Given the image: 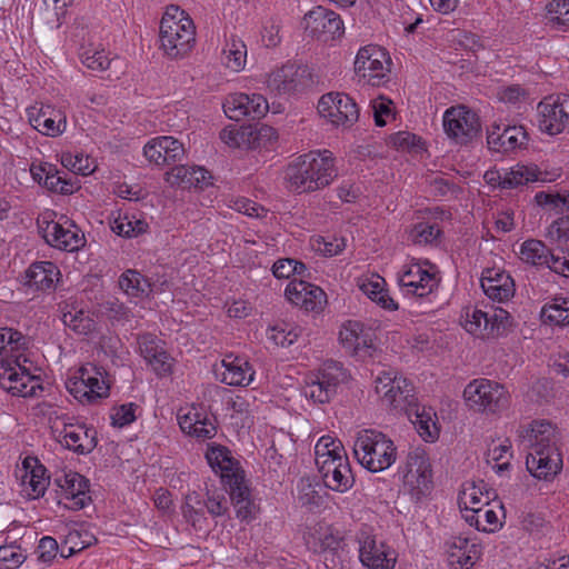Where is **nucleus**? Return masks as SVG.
<instances>
[{
    "instance_id": "1",
    "label": "nucleus",
    "mask_w": 569,
    "mask_h": 569,
    "mask_svg": "<svg viewBox=\"0 0 569 569\" xmlns=\"http://www.w3.org/2000/svg\"><path fill=\"white\" fill-rule=\"evenodd\" d=\"M376 392L382 402L397 413H405L426 441L438 438L439 430L433 420L432 408L420 407L410 380L395 370L381 371L375 380Z\"/></svg>"
},
{
    "instance_id": "2",
    "label": "nucleus",
    "mask_w": 569,
    "mask_h": 569,
    "mask_svg": "<svg viewBox=\"0 0 569 569\" xmlns=\"http://www.w3.org/2000/svg\"><path fill=\"white\" fill-rule=\"evenodd\" d=\"M518 437L526 448H530L526 467L535 478L549 481L561 471L559 433L555 426L543 420L532 421L518 430Z\"/></svg>"
},
{
    "instance_id": "3",
    "label": "nucleus",
    "mask_w": 569,
    "mask_h": 569,
    "mask_svg": "<svg viewBox=\"0 0 569 569\" xmlns=\"http://www.w3.org/2000/svg\"><path fill=\"white\" fill-rule=\"evenodd\" d=\"M24 345L21 332L0 328V386L13 396L32 397L42 390L38 376L30 373L17 355Z\"/></svg>"
},
{
    "instance_id": "4",
    "label": "nucleus",
    "mask_w": 569,
    "mask_h": 569,
    "mask_svg": "<svg viewBox=\"0 0 569 569\" xmlns=\"http://www.w3.org/2000/svg\"><path fill=\"white\" fill-rule=\"evenodd\" d=\"M338 176L335 158L329 150L310 151L298 157L284 172L289 188L298 193L328 187Z\"/></svg>"
},
{
    "instance_id": "5",
    "label": "nucleus",
    "mask_w": 569,
    "mask_h": 569,
    "mask_svg": "<svg viewBox=\"0 0 569 569\" xmlns=\"http://www.w3.org/2000/svg\"><path fill=\"white\" fill-rule=\"evenodd\" d=\"M353 453L358 462L370 472L388 469L397 460V447L385 433L366 429L358 433Z\"/></svg>"
},
{
    "instance_id": "6",
    "label": "nucleus",
    "mask_w": 569,
    "mask_h": 569,
    "mask_svg": "<svg viewBox=\"0 0 569 569\" xmlns=\"http://www.w3.org/2000/svg\"><path fill=\"white\" fill-rule=\"evenodd\" d=\"M184 11L171 6L160 21V41L166 54L173 59L184 57L196 42L193 21Z\"/></svg>"
},
{
    "instance_id": "7",
    "label": "nucleus",
    "mask_w": 569,
    "mask_h": 569,
    "mask_svg": "<svg viewBox=\"0 0 569 569\" xmlns=\"http://www.w3.org/2000/svg\"><path fill=\"white\" fill-rule=\"evenodd\" d=\"M405 489L410 496L420 500L432 489V470L429 457L425 449L417 447L408 451L402 465L399 467Z\"/></svg>"
},
{
    "instance_id": "8",
    "label": "nucleus",
    "mask_w": 569,
    "mask_h": 569,
    "mask_svg": "<svg viewBox=\"0 0 569 569\" xmlns=\"http://www.w3.org/2000/svg\"><path fill=\"white\" fill-rule=\"evenodd\" d=\"M463 397L471 409L490 413L506 409L510 398L503 386L485 378L469 382Z\"/></svg>"
},
{
    "instance_id": "9",
    "label": "nucleus",
    "mask_w": 569,
    "mask_h": 569,
    "mask_svg": "<svg viewBox=\"0 0 569 569\" xmlns=\"http://www.w3.org/2000/svg\"><path fill=\"white\" fill-rule=\"evenodd\" d=\"M446 134L457 144L467 146L481 133L479 116L466 106H456L443 114Z\"/></svg>"
},
{
    "instance_id": "10",
    "label": "nucleus",
    "mask_w": 569,
    "mask_h": 569,
    "mask_svg": "<svg viewBox=\"0 0 569 569\" xmlns=\"http://www.w3.org/2000/svg\"><path fill=\"white\" fill-rule=\"evenodd\" d=\"M69 392L81 403H94L109 396L110 387L94 367H81L66 382Z\"/></svg>"
},
{
    "instance_id": "11",
    "label": "nucleus",
    "mask_w": 569,
    "mask_h": 569,
    "mask_svg": "<svg viewBox=\"0 0 569 569\" xmlns=\"http://www.w3.org/2000/svg\"><path fill=\"white\" fill-rule=\"evenodd\" d=\"M390 59L387 52L376 46H367L361 48L355 60V72L360 78L367 80L371 86H380L387 76Z\"/></svg>"
},
{
    "instance_id": "12",
    "label": "nucleus",
    "mask_w": 569,
    "mask_h": 569,
    "mask_svg": "<svg viewBox=\"0 0 569 569\" xmlns=\"http://www.w3.org/2000/svg\"><path fill=\"white\" fill-rule=\"evenodd\" d=\"M303 26L306 31L315 37L322 38L323 41L340 37L345 31L340 16L321 6L305 14Z\"/></svg>"
},
{
    "instance_id": "13",
    "label": "nucleus",
    "mask_w": 569,
    "mask_h": 569,
    "mask_svg": "<svg viewBox=\"0 0 569 569\" xmlns=\"http://www.w3.org/2000/svg\"><path fill=\"white\" fill-rule=\"evenodd\" d=\"M177 418L181 430L199 440L211 439L217 433L214 418L202 406L180 409Z\"/></svg>"
},
{
    "instance_id": "14",
    "label": "nucleus",
    "mask_w": 569,
    "mask_h": 569,
    "mask_svg": "<svg viewBox=\"0 0 569 569\" xmlns=\"http://www.w3.org/2000/svg\"><path fill=\"white\" fill-rule=\"evenodd\" d=\"M359 558L369 569H393L398 553L376 536H366L360 540Z\"/></svg>"
},
{
    "instance_id": "15",
    "label": "nucleus",
    "mask_w": 569,
    "mask_h": 569,
    "mask_svg": "<svg viewBox=\"0 0 569 569\" xmlns=\"http://www.w3.org/2000/svg\"><path fill=\"white\" fill-rule=\"evenodd\" d=\"M328 458L319 462L318 471L322 478L325 486L337 492H346L352 488L355 477L351 471L347 452L339 455L335 460Z\"/></svg>"
},
{
    "instance_id": "16",
    "label": "nucleus",
    "mask_w": 569,
    "mask_h": 569,
    "mask_svg": "<svg viewBox=\"0 0 569 569\" xmlns=\"http://www.w3.org/2000/svg\"><path fill=\"white\" fill-rule=\"evenodd\" d=\"M226 116L234 121H240L243 117L260 119L269 109L267 99L261 94L247 93L230 94L222 104Z\"/></svg>"
},
{
    "instance_id": "17",
    "label": "nucleus",
    "mask_w": 569,
    "mask_h": 569,
    "mask_svg": "<svg viewBox=\"0 0 569 569\" xmlns=\"http://www.w3.org/2000/svg\"><path fill=\"white\" fill-rule=\"evenodd\" d=\"M284 295L292 305L306 311H319L327 301L321 288L303 280H291Z\"/></svg>"
},
{
    "instance_id": "18",
    "label": "nucleus",
    "mask_w": 569,
    "mask_h": 569,
    "mask_svg": "<svg viewBox=\"0 0 569 569\" xmlns=\"http://www.w3.org/2000/svg\"><path fill=\"white\" fill-rule=\"evenodd\" d=\"M339 340L343 348L353 356L366 357L371 355L370 350L373 348L372 333L359 321H346L340 328Z\"/></svg>"
},
{
    "instance_id": "19",
    "label": "nucleus",
    "mask_w": 569,
    "mask_h": 569,
    "mask_svg": "<svg viewBox=\"0 0 569 569\" xmlns=\"http://www.w3.org/2000/svg\"><path fill=\"white\" fill-rule=\"evenodd\" d=\"M206 459L214 472H219L224 486L242 479L244 471L230 450L223 446H211L206 452Z\"/></svg>"
},
{
    "instance_id": "20",
    "label": "nucleus",
    "mask_w": 569,
    "mask_h": 569,
    "mask_svg": "<svg viewBox=\"0 0 569 569\" xmlns=\"http://www.w3.org/2000/svg\"><path fill=\"white\" fill-rule=\"evenodd\" d=\"M399 286L406 295L426 297L438 287L436 272L423 269L420 264H412L402 272L398 279Z\"/></svg>"
},
{
    "instance_id": "21",
    "label": "nucleus",
    "mask_w": 569,
    "mask_h": 569,
    "mask_svg": "<svg viewBox=\"0 0 569 569\" xmlns=\"http://www.w3.org/2000/svg\"><path fill=\"white\" fill-rule=\"evenodd\" d=\"M480 284L485 295L492 301L506 302L515 295V281L503 270L487 268L482 271Z\"/></svg>"
},
{
    "instance_id": "22",
    "label": "nucleus",
    "mask_w": 569,
    "mask_h": 569,
    "mask_svg": "<svg viewBox=\"0 0 569 569\" xmlns=\"http://www.w3.org/2000/svg\"><path fill=\"white\" fill-rule=\"evenodd\" d=\"M60 442L78 455L90 453L98 443L97 430L84 423H64Z\"/></svg>"
},
{
    "instance_id": "23",
    "label": "nucleus",
    "mask_w": 569,
    "mask_h": 569,
    "mask_svg": "<svg viewBox=\"0 0 569 569\" xmlns=\"http://www.w3.org/2000/svg\"><path fill=\"white\" fill-rule=\"evenodd\" d=\"M445 547L448 561L455 569H469L481 555V547L462 536H451Z\"/></svg>"
},
{
    "instance_id": "24",
    "label": "nucleus",
    "mask_w": 569,
    "mask_h": 569,
    "mask_svg": "<svg viewBox=\"0 0 569 569\" xmlns=\"http://www.w3.org/2000/svg\"><path fill=\"white\" fill-rule=\"evenodd\" d=\"M558 94L545 97L537 106L539 129L550 136H556L567 128L563 111L560 110Z\"/></svg>"
},
{
    "instance_id": "25",
    "label": "nucleus",
    "mask_w": 569,
    "mask_h": 569,
    "mask_svg": "<svg viewBox=\"0 0 569 569\" xmlns=\"http://www.w3.org/2000/svg\"><path fill=\"white\" fill-rule=\"evenodd\" d=\"M211 180V173L206 168L199 166H174L166 173V181L171 187L181 189H203L204 187L212 184Z\"/></svg>"
},
{
    "instance_id": "26",
    "label": "nucleus",
    "mask_w": 569,
    "mask_h": 569,
    "mask_svg": "<svg viewBox=\"0 0 569 569\" xmlns=\"http://www.w3.org/2000/svg\"><path fill=\"white\" fill-rule=\"evenodd\" d=\"M58 486L61 488L62 499L68 508L79 510L82 509L88 497L89 481L78 472L64 473L61 478L57 479Z\"/></svg>"
},
{
    "instance_id": "27",
    "label": "nucleus",
    "mask_w": 569,
    "mask_h": 569,
    "mask_svg": "<svg viewBox=\"0 0 569 569\" xmlns=\"http://www.w3.org/2000/svg\"><path fill=\"white\" fill-rule=\"evenodd\" d=\"M28 117L30 124L44 136L57 137L66 129V119L51 106L31 107Z\"/></svg>"
},
{
    "instance_id": "28",
    "label": "nucleus",
    "mask_w": 569,
    "mask_h": 569,
    "mask_svg": "<svg viewBox=\"0 0 569 569\" xmlns=\"http://www.w3.org/2000/svg\"><path fill=\"white\" fill-rule=\"evenodd\" d=\"M43 237L56 249H82L86 244L84 234L74 224L63 228L60 223L52 222L48 224Z\"/></svg>"
},
{
    "instance_id": "29",
    "label": "nucleus",
    "mask_w": 569,
    "mask_h": 569,
    "mask_svg": "<svg viewBox=\"0 0 569 569\" xmlns=\"http://www.w3.org/2000/svg\"><path fill=\"white\" fill-rule=\"evenodd\" d=\"M224 368L221 381L229 386H248L253 380L254 370L249 361L242 357L228 355L222 360Z\"/></svg>"
},
{
    "instance_id": "30",
    "label": "nucleus",
    "mask_w": 569,
    "mask_h": 569,
    "mask_svg": "<svg viewBox=\"0 0 569 569\" xmlns=\"http://www.w3.org/2000/svg\"><path fill=\"white\" fill-rule=\"evenodd\" d=\"M386 284V280L377 273L359 279V289L371 301L388 311H396L399 309V305L389 296Z\"/></svg>"
},
{
    "instance_id": "31",
    "label": "nucleus",
    "mask_w": 569,
    "mask_h": 569,
    "mask_svg": "<svg viewBox=\"0 0 569 569\" xmlns=\"http://www.w3.org/2000/svg\"><path fill=\"white\" fill-rule=\"evenodd\" d=\"M24 473L21 476L22 485L28 496L39 498L43 496L49 485V477L46 476V468L38 465L37 458L23 460Z\"/></svg>"
},
{
    "instance_id": "32",
    "label": "nucleus",
    "mask_w": 569,
    "mask_h": 569,
    "mask_svg": "<svg viewBox=\"0 0 569 569\" xmlns=\"http://www.w3.org/2000/svg\"><path fill=\"white\" fill-rule=\"evenodd\" d=\"M305 72L306 69L295 64L282 66L269 76L267 80L268 88L278 94L291 93L298 89L300 84L299 77Z\"/></svg>"
},
{
    "instance_id": "33",
    "label": "nucleus",
    "mask_w": 569,
    "mask_h": 569,
    "mask_svg": "<svg viewBox=\"0 0 569 569\" xmlns=\"http://www.w3.org/2000/svg\"><path fill=\"white\" fill-rule=\"evenodd\" d=\"M58 268L49 261L32 263L27 270V286L36 290H50L54 287L58 276Z\"/></svg>"
},
{
    "instance_id": "34",
    "label": "nucleus",
    "mask_w": 569,
    "mask_h": 569,
    "mask_svg": "<svg viewBox=\"0 0 569 569\" xmlns=\"http://www.w3.org/2000/svg\"><path fill=\"white\" fill-rule=\"evenodd\" d=\"M230 499L234 506L237 518L241 520H248L252 518L256 506L251 499V490L246 480V476L242 479H238L236 483L227 485Z\"/></svg>"
},
{
    "instance_id": "35",
    "label": "nucleus",
    "mask_w": 569,
    "mask_h": 569,
    "mask_svg": "<svg viewBox=\"0 0 569 569\" xmlns=\"http://www.w3.org/2000/svg\"><path fill=\"white\" fill-rule=\"evenodd\" d=\"M560 252L562 256L553 251H520V259L535 266L547 263L552 271L569 277V251Z\"/></svg>"
},
{
    "instance_id": "36",
    "label": "nucleus",
    "mask_w": 569,
    "mask_h": 569,
    "mask_svg": "<svg viewBox=\"0 0 569 569\" xmlns=\"http://www.w3.org/2000/svg\"><path fill=\"white\" fill-rule=\"evenodd\" d=\"M119 286L129 298L143 299L152 291L151 284L137 270L128 269L119 278Z\"/></svg>"
},
{
    "instance_id": "37",
    "label": "nucleus",
    "mask_w": 569,
    "mask_h": 569,
    "mask_svg": "<svg viewBox=\"0 0 569 569\" xmlns=\"http://www.w3.org/2000/svg\"><path fill=\"white\" fill-rule=\"evenodd\" d=\"M541 172L537 166L516 164L503 174L502 189H513L533 181H547L540 177Z\"/></svg>"
},
{
    "instance_id": "38",
    "label": "nucleus",
    "mask_w": 569,
    "mask_h": 569,
    "mask_svg": "<svg viewBox=\"0 0 569 569\" xmlns=\"http://www.w3.org/2000/svg\"><path fill=\"white\" fill-rule=\"evenodd\" d=\"M62 322L78 335L88 336L96 330V320L90 311L84 309H71L62 313Z\"/></svg>"
},
{
    "instance_id": "39",
    "label": "nucleus",
    "mask_w": 569,
    "mask_h": 569,
    "mask_svg": "<svg viewBox=\"0 0 569 569\" xmlns=\"http://www.w3.org/2000/svg\"><path fill=\"white\" fill-rule=\"evenodd\" d=\"M541 321L546 325H569V298L556 297L546 303L540 311Z\"/></svg>"
},
{
    "instance_id": "40",
    "label": "nucleus",
    "mask_w": 569,
    "mask_h": 569,
    "mask_svg": "<svg viewBox=\"0 0 569 569\" xmlns=\"http://www.w3.org/2000/svg\"><path fill=\"white\" fill-rule=\"evenodd\" d=\"M49 191L60 194H72L79 189L77 181L68 178V173L60 171L57 166L47 163V174L42 183Z\"/></svg>"
},
{
    "instance_id": "41",
    "label": "nucleus",
    "mask_w": 569,
    "mask_h": 569,
    "mask_svg": "<svg viewBox=\"0 0 569 569\" xmlns=\"http://www.w3.org/2000/svg\"><path fill=\"white\" fill-rule=\"evenodd\" d=\"M332 123L336 126H352L359 118L357 103L346 93L337 92Z\"/></svg>"
},
{
    "instance_id": "42",
    "label": "nucleus",
    "mask_w": 569,
    "mask_h": 569,
    "mask_svg": "<svg viewBox=\"0 0 569 569\" xmlns=\"http://www.w3.org/2000/svg\"><path fill=\"white\" fill-rule=\"evenodd\" d=\"M442 230L436 222L423 221L415 224L410 230L409 237L415 244L435 246L440 244Z\"/></svg>"
},
{
    "instance_id": "43",
    "label": "nucleus",
    "mask_w": 569,
    "mask_h": 569,
    "mask_svg": "<svg viewBox=\"0 0 569 569\" xmlns=\"http://www.w3.org/2000/svg\"><path fill=\"white\" fill-rule=\"evenodd\" d=\"M463 327L465 329L480 338L488 337V312L482 311L476 307H468L465 309L463 313Z\"/></svg>"
},
{
    "instance_id": "44",
    "label": "nucleus",
    "mask_w": 569,
    "mask_h": 569,
    "mask_svg": "<svg viewBox=\"0 0 569 569\" xmlns=\"http://www.w3.org/2000/svg\"><path fill=\"white\" fill-rule=\"evenodd\" d=\"M183 518L193 528H201V522L206 520L203 511V500L196 491L189 492L184 497V502L181 507Z\"/></svg>"
},
{
    "instance_id": "45",
    "label": "nucleus",
    "mask_w": 569,
    "mask_h": 569,
    "mask_svg": "<svg viewBox=\"0 0 569 569\" xmlns=\"http://www.w3.org/2000/svg\"><path fill=\"white\" fill-rule=\"evenodd\" d=\"M501 140H499L496 150L497 152H509L517 148H521L527 143L528 136L522 127L505 126L502 128Z\"/></svg>"
},
{
    "instance_id": "46",
    "label": "nucleus",
    "mask_w": 569,
    "mask_h": 569,
    "mask_svg": "<svg viewBox=\"0 0 569 569\" xmlns=\"http://www.w3.org/2000/svg\"><path fill=\"white\" fill-rule=\"evenodd\" d=\"M300 335V328L293 327L287 322L276 323L274 326L269 327L267 330L268 339L280 347H289L293 345Z\"/></svg>"
},
{
    "instance_id": "47",
    "label": "nucleus",
    "mask_w": 569,
    "mask_h": 569,
    "mask_svg": "<svg viewBox=\"0 0 569 569\" xmlns=\"http://www.w3.org/2000/svg\"><path fill=\"white\" fill-rule=\"evenodd\" d=\"M313 375L317 376V379L322 380V383H327L336 390L340 383L348 379L342 365L335 360L326 361Z\"/></svg>"
},
{
    "instance_id": "48",
    "label": "nucleus",
    "mask_w": 569,
    "mask_h": 569,
    "mask_svg": "<svg viewBox=\"0 0 569 569\" xmlns=\"http://www.w3.org/2000/svg\"><path fill=\"white\" fill-rule=\"evenodd\" d=\"M303 395L311 399L316 403H327L337 393V390L322 383V380L317 379V376L312 375L306 381L303 387Z\"/></svg>"
},
{
    "instance_id": "49",
    "label": "nucleus",
    "mask_w": 569,
    "mask_h": 569,
    "mask_svg": "<svg viewBox=\"0 0 569 569\" xmlns=\"http://www.w3.org/2000/svg\"><path fill=\"white\" fill-rule=\"evenodd\" d=\"M345 452L346 449L340 440L330 436H323L317 441L315 447L316 465L319 466V462L327 458V462L335 460L338 453L343 455Z\"/></svg>"
},
{
    "instance_id": "50",
    "label": "nucleus",
    "mask_w": 569,
    "mask_h": 569,
    "mask_svg": "<svg viewBox=\"0 0 569 569\" xmlns=\"http://www.w3.org/2000/svg\"><path fill=\"white\" fill-rule=\"evenodd\" d=\"M224 63L228 68L239 71L246 62V44L240 39L232 38L223 49Z\"/></svg>"
},
{
    "instance_id": "51",
    "label": "nucleus",
    "mask_w": 569,
    "mask_h": 569,
    "mask_svg": "<svg viewBox=\"0 0 569 569\" xmlns=\"http://www.w3.org/2000/svg\"><path fill=\"white\" fill-rule=\"evenodd\" d=\"M489 499L488 493L485 496L478 487L471 486L460 492L459 507L461 511L475 510L489 506Z\"/></svg>"
},
{
    "instance_id": "52",
    "label": "nucleus",
    "mask_w": 569,
    "mask_h": 569,
    "mask_svg": "<svg viewBox=\"0 0 569 569\" xmlns=\"http://www.w3.org/2000/svg\"><path fill=\"white\" fill-rule=\"evenodd\" d=\"M549 21L557 27L569 26V0H552L547 7Z\"/></svg>"
},
{
    "instance_id": "53",
    "label": "nucleus",
    "mask_w": 569,
    "mask_h": 569,
    "mask_svg": "<svg viewBox=\"0 0 569 569\" xmlns=\"http://www.w3.org/2000/svg\"><path fill=\"white\" fill-rule=\"evenodd\" d=\"M27 559L26 552L17 545H4L0 547V562L7 569H17Z\"/></svg>"
},
{
    "instance_id": "54",
    "label": "nucleus",
    "mask_w": 569,
    "mask_h": 569,
    "mask_svg": "<svg viewBox=\"0 0 569 569\" xmlns=\"http://www.w3.org/2000/svg\"><path fill=\"white\" fill-rule=\"evenodd\" d=\"M138 408V405L133 402L114 407L111 413L112 425L122 428L132 423L137 418L136 411Z\"/></svg>"
},
{
    "instance_id": "55",
    "label": "nucleus",
    "mask_w": 569,
    "mask_h": 569,
    "mask_svg": "<svg viewBox=\"0 0 569 569\" xmlns=\"http://www.w3.org/2000/svg\"><path fill=\"white\" fill-rule=\"evenodd\" d=\"M82 63L93 71H103L110 67L111 60L103 50H86L80 56Z\"/></svg>"
},
{
    "instance_id": "56",
    "label": "nucleus",
    "mask_w": 569,
    "mask_h": 569,
    "mask_svg": "<svg viewBox=\"0 0 569 569\" xmlns=\"http://www.w3.org/2000/svg\"><path fill=\"white\" fill-rule=\"evenodd\" d=\"M161 143L164 149L163 151V162L164 164H170L177 161H180L184 154V148L181 142L177 139L163 136L161 137Z\"/></svg>"
},
{
    "instance_id": "57",
    "label": "nucleus",
    "mask_w": 569,
    "mask_h": 569,
    "mask_svg": "<svg viewBox=\"0 0 569 569\" xmlns=\"http://www.w3.org/2000/svg\"><path fill=\"white\" fill-rule=\"evenodd\" d=\"M106 316L116 322H126L131 318L130 310L118 299H110L102 303Z\"/></svg>"
},
{
    "instance_id": "58",
    "label": "nucleus",
    "mask_w": 569,
    "mask_h": 569,
    "mask_svg": "<svg viewBox=\"0 0 569 569\" xmlns=\"http://www.w3.org/2000/svg\"><path fill=\"white\" fill-rule=\"evenodd\" d=\"M488 337L499 335L501 330H506L511 323V317L508 311L501 308L492 309L488 312Z\"/></svg>"
},
{
    "instance_id": "59",
    "label": "nucleus",
    "mask_w": 569,
    "mask_h": 569,
    "mask_svg": "<svg viewBox=\"0 0 569 569\" xmlns=\"http://www.w3.org/2000/svg\"><path fill=\"white\" fill-rule=\"evenodd\" d=\"M421 139L415 133L399 131L389 136L388 143L398 150H411L419 146Z\"/></svg>"
},
{
    "instance_id": "60",
    "label": "nucleus",
    "mask_w": 569,
    "mask_h": 569,
    "mask_svg": "<svg viewBox=\"0 0 569 569\" xmlns=\"http://www.w3.org/2000/svg\"><path fill=\"white\" fill-rule=\"evenodd\" d=\"M372 111L376 126L385 127L387 124L386 118L393 116L392 101L380 96L372 100Z\"/></svg>"
},
{
    "instance_id": "61",
    "label": "nucleus",
    "mask_w": 569,
    "mask_h": 569,
    "mask_svg": "<svg viewBox=\"0 0 569 569\" xmlns=\"http://www.w3.org/2000/svg\"><path fill=\"white\" fill-rule=\"evenodd\" d=\"M57 552L58 543L54 538L46 536L40 539L36 550L39 561L50 563L57 557Z\"/></svg>"
},
{
    "instance_id": "62",
    "label": "nucleus",
    "mask_w": 569,
    "mask_h": 569,
    "mask_svg": "<svg viewBox=\"0 0 569 569\" xmlns=\"http://www.w3.org/2000/svg\"><path fill=\"white\" fill-rule=\"evenodd\" d=\"M548 236L559 243L569 246V216L553 221L548 229Z\"/></svg>"
},
{
    "instance_id": "63",
    "label": "nucleus",
    "mask_w": 569,
    "mask_h": 569,
    "mask_svg": "<svg viewBox=\"0 0 569 569\" xmlns=\"http://www.w3.org/2000/svg\"><path fill=\"white\" fill-rule=\"evenodd\" d=\"M147 362L158 377H166L172 371L173 359L164 349Z\"/></svg>"
},
{
    "instance_id": "64",
    "label": "nucleus",
    "mask_w": 569,
    "mask_h": 569,
    "mask_svg": "<svg viewBox=\"0 0 569 569\" xmlns=\"http://www.w3.org/2000/svg\"><path fill=\"white\" fill-rule=\"evenodd\" d=\"M139 349L141 356L148 361L161 352L163 347L159 345L152 335L147 333L139 338Z\"/></svg>"
}]
</instances>
